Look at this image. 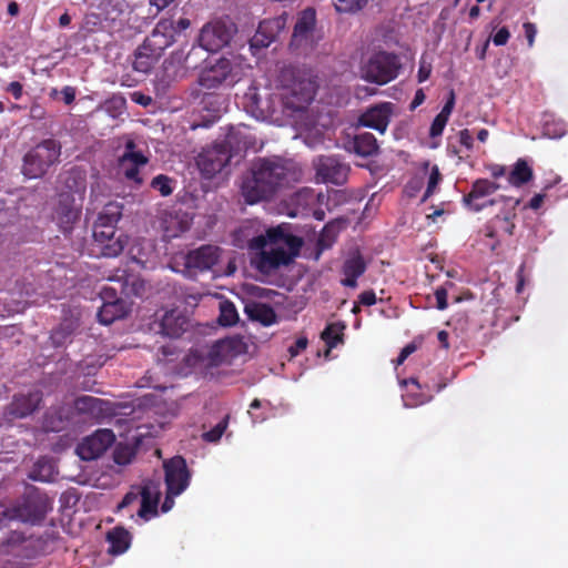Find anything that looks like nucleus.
Segmentation results:
<instances>
[{"instance_id":"obj_40","label":"nucleus","mask_w":568,"mask_h":568,"mask_svg":"<svg viewBox=\"0 0 568 568\" xmlns=\"http://www.w3.org/2000/svg\"><path fill=\"white\" fill-rule=\"evenodd\" d=\"M369 0H333L335 10L339 13H356L364 9Z\"/></svg>"},{"instance_id":"obj_26","label":"nucleus","mask_w":568,"mask_h":568,"mask_svg":"<svg viewBox=\"0 0 568 568\" xmlns=\"http://www.w3.org/2000/svg\"><path fill=\"white\" fill-rule=\"evenodd\" d=\"M189 327V318L181 311H166L159 322V332L170 338H179Z\"/></svg>"},{"instance_id":"obj_6","label":"nucleus","mask_w":568,"mask_h":568,"mask_svg":"<svg viewBox=\"0 0 568 568\" xmlns=\"http://www.w3.org/2000/svg\"><path fill=\"white\" fill-rule=\"evenodd\" d=\"M50 510V499L36 487L27 488L22 497L9 509L11 519L32 525L40 524Z\"/></svg>"},{"instance_id":"obj_38","label":"nucleus","mask_w":568,"mask_h":568,"mask_svg":"<svg viewBox=\"0 0 568 568\" xmlns=\"http://www.w3.org/2000/svg\"><path fill=\"white\" fill-rule=\"evenodd\" d=\"M345 324L335 322L328 324L322 332L321 337L326 343L328 348H334L338 343L343 342Z\"/></svg>"},{"instance_id":"obj_1","label":"nucleus","mask_w":568,"mask_h":568,"mask_svg":"<svg viewBox=\"0 0 568 568\" xmlns=\"http://www.w3.org/2000/svg\"><path fill=\"white\" fill-rule=\"evenodd\" d=\"M287 168L277 160L258 159L242 182V195L246 203L270 200L287 179Z\"/></svg>"},{"instance_id":"obj_63","label":"nucleus","mask_w":568,"mask_h":568,"mask_svg":"<svg viewBox=\"0 0 568 568\" xmlns=\"http://www.w3.org/2000/svg\"><path fill=\"white\" fill-rule=\"evenodd\" d=\"M544 199H545V194L544 193H538V194H535L529 203H528V207L531 209V210H538L542 203H544Z\"/></svg>"},{"instance_id":"obj_34","label":"nucleus","mask_w":568,"mask_h":568,"mask_svg":"<svg viewBox=\"0 0 568 568\" xmlns=\"http://www.w3.org/2000/svg\"><path fill=\"white\" fill-rule=\"evenodd\" d=\"M78 324L73 320H63L58 327H55L50 335V339L54 347H61L71 341Z\"/></svg>"},{"instance_id":"obj_7","label":"nucleus","mask_w":568,"mask_h":568,"mask_svg":"<svg viewBox=\"0 0 568 568\" xmlns=\"http://www.w3.org/2000/svg\"><path fill=\"white\" fill-rule=\"evenodd\" d=\"M317 83L311 77L294 75L291 83L283 87V106L292 113L305 111L315 98Z\"/></svg>"},{"instance_id":"obj_3","label":"nucleus","mask_w":568,"mask_h":568,"mask_svg":"<svg viewBox=\"0 0 568 568\" xmlns=\"http://www.w3.org/2000/svg\"><path fill=\"white\" fill-rule=\"evenodd\" d=\"M248 248L255 251L251 254V265L260 273L268 275L282 266H288L298 252H287L282 246H266V237L258 235L250 240Z\"/></svg>"},{"instance_id":"obj_27","label":"nucleus","mask_w":568,"mask_h":568,"mask_svg":"<svg viewBox=\"0 0 568 568\" xmlns=\"http://www.w3.org/2000/svg\"><path fill=\"white\" fill-rule=\"evenodd\" d=\"M203 60H205V58L202 57L201 48L193 44L186 53L183 49L172 52L171 55L164 61V68L168 70L169 65L178 64L184 71L194 70Z\"/></svg>"},{"instance_id":"obj_33","label":"nucleus","mask_w":568,"mask_h":568,"mask_svg":"<svg viewBox=\"0 0 568 568\" xmlns=\"http://www.w3.org/2000/svg\"><path fill=\"white\" fill-rule=\"evenodd\" d=\"M245 313L248 318L257 321L265 326L272 325L276 321L274 310L264 303H251L245 305Z\"/></svg>"},{"instance_id":"obj_45","label":"nucleus","mask_w":568,"mask_h":568,"mask_svg":"<svg viewBox=\"0 0 568 568\" xmlns=\"http://www.w3.org/2000/svg\"><path fill=\"white\" fill-rule=\"evenodd\" d=\"M440 180H442V175H440L439 169H438V166L435 165L430 171L428 182H427V189L424 193L423 201H426L429 196L433 195V193L435 192Z\"/></svg>"},{"instance_id":"obj_17","label":"nucleus","mask_w":568,"mask_h":568,"mask_svg":"<svg viewBox=\"0 0 568 568\" xmlns=\"http://www.w3.org/2000/svg\"><path fill=\"white\" fill-rule=\"evenodd\" d=\"M175 26L172 19H161L152 32L144 39L142 43L149 48L151 52L163 55L164 51L175 41Z\"/></svg>"},{"instance_id":"obj_29","label":"nucleus","mask_w":568,"mask_h":568,"mask_svg":"<svg viewBox=\"0 0 568 568\" xmlns=\"http://www.w3.org/2000/svg\"><path fill=\"white\" fill-rule=\"evenodd\" d=\"M128 312L125 302L102 303L98 312V320L100 323L109 325L119 318H123Z\"/></svg>"},{"instance_id":"obj_4","label":"nucleus","mask_w":568,"mask_h":568,"mask_svg":"<svg viewBox=\"0 0 568 568\" xmlns=\"http://www.w3.org/2000/svg\"><path fill=\"white\" fill-rule=\"evenodd\" d=\"M240 133V130L235 131L232 128L223 143L214 144L213 146L203 150L197 155V168L205 178L214 176L229 164L231 160V149L236 148L240 150L247 149L250 146L251 142L244 141L243 145L236 142V138Z\"/></svg>"},{"instance_id":"obj_50","label":"nucleus","mask_w":568,"mask_h":568,"mask_svg":"<svg viewBox=\"0 0 568 568\" xmlns=\"http://www.w3.org/2000/svg\"><path fill=\"white\" fill-rule=\"evenodd\" d=\"M510 38V32L507 27H503L495 32L493 36V42L495 45L500 47L505 45Z\"/></svg>"},{"instance_id":"obj_59","label":"nucleus","mask_w":568,"mask_h":568,"mask_svg":"<svg viewBox=\"0 0 568 568\" xmlns=\"http://www.w3.org/2000/svg\"><path fill=\"white\" fill-rule=\"evenodd\" d=\"M180 494H171L168 489H166V495H165V498H164V501L161 506V510L162 513H168L169 510L172 509V507L174 506V498L176 496H179Z\"/></svg>"},{"instance_id":"obj_10","label":"nucleus","mask_w":568,"mask_h":568,"mask_svg":"<svg viewBox=\"0 0 568 568\" xmlns=\"http://www.w3.org/2000/svg\"><path fill=\"white\" fill-rule=\"evenodd\" d=\"M235 77L233 62L227 58H220L200 72L197 83L203 89L215 90L224 84H233Z\"/></svg>"},{"instance_id":"obj_11","label":"nucleus","mask_w":568,"mask_h":568,"mask_svg":"<svg viewBox=\"0 0 568 568\" xmlns=\"http://www.w3.org/2000/svg\"><path fill=\"white\" fill-rule=\"evenodd\" d=\"M222 248L217 245L203 244L186 253L184 257L185 268L193 274L212 270L220 261Z\"/></svg>"},{"instance_id":"obj_30","label":"nucleus","mask_w":568,"mask_h":568,"mask_svg":"<svg viewBox=\"0 0 568 568\" xmlns=\"http://www.w3.org/2000/svg\"><path fill=\"white\" fill-rule=\"evenodd\" d=\"M106 540L110 544L109 552L121 555L130 547L131 535L123 527H115L106 534Z\"/></svg>"},{"instance_id":"obj_62","label":"nucleus","mask_w":568,"mask_h":568,"mask_svg":"<svg viewBox=\"0 0 568 568\" xmlns=\"http://www.w3.org/2000/svg\"><path fill=\"white\" fill-rule=\"evenodd\" d=\"M45 111L39 103H33L30 108V116L34 120H42Z\"/></svg>"},{"instance_id":"obj_9","label":"nucleus","mask_w":568,"mask_h":568,"mask_svg":"<svg viewBox=\"0 0 568 568\" xmlns=\"http://www.w3.org/2000/svg\"><path fill=\"white\" fill-rule=\"evenodd\" d=\"M234 31V24L222 20L212 21L203 26L197 45L202 50V57H204L205 52H216L227 45Z\"/></svg>"},{"instance_id":"obj_20","label":"nucleus","mask_w":568,"mask_h":568,"mask_svg":"<svg viewBox=\"0 0 568 568\" xmlns=\"http://www.w3.org/2000/svg\"><path fill=\"white\" fill-rule=\"evenodd\" d=\"M129 275L123 272L122 275L109 277V281L115 282L119 285L118 287L111 285H103L100 290V297L102 303H112V302H125L120 295H124L126 297L131 295H139V288L143 286L141 282L134 280L131 284H129Z\"/></svg>"},{"instance_id":"obj_35","label":"nucleus","mask_w":568,"mask_h":568,"mask_svg":"<svg viewBox=\"0 0 568 568\" xmlns=\"http://www.w3.org/2000/svg\"><path fill=\"white\" fill-rule=\"evenodd\" d=\"M264 237H266V246L268 244L270 246H274L280 242H284L290 245L293 252H298L300 246L302 245L300 237L285 234L280 226L268 229Z\"/></svg>"},{"instance_id":"obj_36","label":"nucleus","mask_w":568,"mask_h":568,"mask_svg":"<svg viewBox=\"0 0 568 568\" xmlns=\"http://www.w3.org/2000/svg\"><path fill=\"white\" fill-rule=\"evenodd\" d=\"M122 216V206L118 203L110 202L104 205L99 213L95 225L115 227Z\"/></svg>"},{"instance_id":"obj_31","label":"nucleus","mask_w":568,"mask_h":568,"mask_svg":"<svg viewBox=\"0 0 568 568\" xmlns=\"http://www.w3.org/2000/svg\"><path fill=\"white\" fill-rule=\"evenodd\" d=\"M160 58L158 53L151 52V50L142 43L134 52L133 69L141 73H149Z\"/></svg>"},{"instance_id":"obj_53","label":"nucleus","mask_w":568,"mask_h":568,"mask_svg":"<svg viewBox=\"0 0 568 568\" xmlns=\"http://www.w3.org/2000/svg\"><path fill=\"white\" fill-rule=\"evenodd\" d=\"M376 301V294L373 290L364 291L358 295V303L364 306H372Z\"/></svg>"},{"instance_id":"obj_18","label":"nucleus","mask_w":568,"mask_h":568,"mask_svg":"<svg viewBox=\"0 0 568 568\" xmlns=\"http://www.w3.org/2000/svg\"><path fill=\"white\" fill-rule=\"evenodd\" d=\"M499 189V185L487 179H477L473 182L470 192L463 197V203L466 207L474 212H479L487 205H494L495 199L485 200L494 194Z\"/></svg>"},{"instance_id":"obj_58","label":"nucleus","mask_w":568,"mask_h":568,"mask_svg":"<svg viewBox=\"0 0 568 568\" xmlns=\"http://www.w3.org/2000/svg\"><path fill=\"white\" fill-rule=\"evenodd\" d=\"M6 90L11 93L16 100L21 99L23 94V87L18 81L10 82Z\"/></svg>"},{"instance_id":"obj_13","label":"nucleus","mask_w":568,"mask_h":568,"mask_svg":"<svg viewBox=\"0 0 568 568\" xmlns=\"http://www.w3.org/2000/svg\"><path fill=\"white\" fill-rule=\"evenodd\" d=\"M148 163L149 159L141 151L136 150L135 142L128 140L124 152L119 158V166L124 178L136 186H141L144 181L140 175V168L145 166Z\"/></svg>"},{"instance_id":"obj_14","label":"nucleus","mask_w":568,"mask_h":568,"mask_svg":"<svg viewBox=\"0 0 568 568\" xmlns=\"http://www.w3.org/2000/svg\"><path fill=\"white\" fill-rule=\"evenodd\" d=\"M114 442L115 435L111 429H98L79 444L77 452L81 459L93 460L103 455Z\"/></svg>"},{"instance_id":"obj_64","label":"nucleus","mask_w":568,"mask_h":568,"mask_svg":"<svg viewBox=\"0 0 568 568\" xmlns=\"http://www.w3.org/2000/svg\"><path fill=\"white\" fill-rule=\"evenodd\" d=\"M425 93L422 89H418L415 93V97L410 103V109L414 110L418 105H420L425 101Z\"/></svg>"},{"instance_id":"obj_12","label":"nucleus","mask_w":568,"mask_h":568,"mask_svg":"<svg viewBox=\"0 0 568 568\" xmlns=\"http://www.w3.org/2000/svg\"><path fill=\"white\" fill-rule=\"evenodd\" d=\"M165 486L171 494H182L190 485L191 473L182 456H174L163 463Z\"/></svg>"},{"instance_id":"obj_37","label":"nucleus","mask_w":568,"mask_h":568,"mask_svg":"<svg viewBox=\"0 0 568 568\" xmlns=\"http://www.w3.org/2000/svg\"><path fill=\"white\" fill-rule=\"evenodd\" d=\"M532 169L524 159H518L509 173L508 182L514 186H521L532 179Z\"/></svg>"},{"instance_id":"obj_39","label":"nucleus","mask_w":568,"mask_h":568,"mask_svg":"<svg viewBox=\"0 0 568 568\" xmlns=\"http://www.w3.org/2000/svg\"><path fill=\"white\" fill-rule=\"evenodd\" d=\"M239 321V314L235 305L230 301H224L220 304L219 323L222 326H233Z\"/></svg>"},{"instance_id":"obj_5","label":"nucleus","mask_w":568,"mask_h":568,"mask_svg":"<svg viewBox=\"0 0 568 568\" xmlns=\"http://www.w3.org/2000/svg\"><path fill=\"white\" fill-rule=\"evenodd\" d=\"M400 69L402 63L397 54L381 50L363 60L359 71L366 82L384 85L395 80Z\"/></svg>"},{"instance_id":"obj_43","label":"nucleus","mask_w":568,"mask_h":568,"mask_svg":"<svg viewBox=\"0 0 568 568\" xmlns=\"http://www.w3.org/2000/svg\"><path fill=\"white\" fill-rule=\"evenodd\" d=\"M101 399L89 395L80 396L75 399V408L81 413H93L100 408Z\"/></svg>"},{"instance_id":"obj_23","label":"nucleus","mask_w":568,"mask_h":568,"mask_svg":"<svg viewBox=\"0 0 568 568\" xmlns=\"http://www.w3.org/2000/svg\"><path fill=\"white\" fill-rule=\"evenodd\" d=\"M367 263L358 248L351 251L343 261L341 284L345 287H357V280L366 272Z\"/></svg>"},{"instance_id":"obj_61","label":"nucleus","mask_w":568,"mask_h":568,"mask_svg":"<svg viewBox=\"0 0 568 568\" xmlns=\"http://www.w3.org/2000/svg\"><path fill=\"white\" fill-rule=\"evenodd\" d=\"M415 349H416L415 345H413V344H408V345H406V346L400 351V353H399V355H398V357H397V361H396L397 365L403 364V363L406 361V358H407V357H408L413 352H415Z\"/></svg>"},{"instance_id":"obj_52","label":"nucleus","mask_w":568,"mask_h":568,"mask_svg":"<svg viewBox=\"0 0 568 568\" xmlns=\"http://www.w3.org/2000/svg\"><path fill=\"white\" fill-rule=\"evenodd\" d=\"M523 28H524V31H525V37H526L527 42H528V47L532 48V45L535 43L536 34H537L536 24L532 23V22L527 21V22H525L523 24Z\"/></svg>"},{"instance_id":"obj_44","label":"nucleus","mask_w":568,"mask_h":568,"mask_svg":"<svg viewBox=\"0 0 568 568\" xmlns=\"http://www.w3.org/2000/svg\"><path fill=\"white\" fill-rule=\"evenodd\" d=\"M227 417L220 420L212 429L203 434V439L209 443H216L227 427Z\"/></svg>"},{"instance_id":"obj_2","label":"nucleus","mask_w":568,"mask_h":568,"mask_svg":"<svg viewBox=\"0 0 568 568\" xmlns=\"http://www.w3.org/2000/svg\"><path fill=\"white\" fill-rule=\"evenodd\" d=\"M62 144L54 138L43 139L29 149L22 159L21 173L27 179H41L60 163Z\"/></svg>"},{"instance_id":"obj_8","label":"nucleus","mask_w":568,"mask_h":568,"mask_svg":"<svg viewBox=\"0 0 568 568\" xmlns=\"http://www.w3.org/2000/svg\"><path fill=\"white\" fill-rule=\"evenodd\" d=\"M317 182L343 185L351 171L349 164L338 155H320L313 161Z\"/></svg>"},{"instance_id":"obj_22","label":"nucleus","mask_w":568,"mask_h":568,"mask_svg":"<svg viewBox=\"0 0 568 568\" xmlns=\"http://www.w3.org/2000/svg\"><path fill=\"white\" fill-rule=\"evenodd\" d=\"M115 227L93 226V239L100 250V254L105 257H115L124 250V241L121 236L115 237Z\"/></svg>"},{"instance_id":"obj_28","label":"nucleus","mask_w":568,"mask_h":568,"mask_svg":"<svg viewBox=\"0 0 568 568\" xmlns=\"http://www.w3.org/2000/svg\"><path fill=\"white\" fill-rule=\"evenodd\" d=\"M353 151L362 156L369 158L377 155L379 152V145L374 134L369 132L357 133L352 142Z\"/></svg>"},{"instance_id":"obj_25","label":"nucleus","mask_w":568,"mask_h":568,"mask_svg":"<svg viewBox=\"0 0 568 568\" xmlns=\"http://www.w3.org/2000/svg\"><path fill=\"white\" fill-rule=\"evenodd\" d=\"M42 402L40 390L29 392L28 394H17L7 407V414L13 418H24L33 414Z\"/></svg>"},{"instance_id":"obj_47","label":"nucleus","mask_w":568,"mask_h":568,"mask_svg":"<svg viewBox=\"0 0 568 568\" xmlns=\"http://www.w3.org/2000/svg\"><path fill=\"white\" fill-rule=\"evenodd\" d=\"M201 104L204 110H207L213 113H219L221 111L220 97L212 93H205L201 100Z\"/></svg>"},{"instance_id":"obj_49","label":"nucleus","mask_w":568,"mask_h":568,"mask_svg":"<svg viewBox=\"0 0 568 568\" xmlns=\"http://www.w3.org/2000/svg\"><path fill=\"white\" fill-rule=\"evenodd\" d=\"M458 141L462 148L465 151L470 153L474 149V138L468 129H463L458 132Z\"/></svg>"},{"instance_id":"obj_42","label":"nucleus","mask_w":568,"mask_h":568,"mask_svg":"<svg viewBox=\"0 0 568 568\" xmlns=\"http://www.w3.org/2000/svg\"><path fill=\"white\" fill-rule=\"evenodd\" d=\"M172 182L173 180L170 176L159 174L152 179L151 187L158 191L162 196H169L173 193Z\"/></svg>"},{"instance_id":"obj_46","label":"nucleus","mask_w":568,"mask_h":568,"mask_svg":"<svg viewBox=\"0 0 568 568\" xmlns=\"http://www.w3.org/2000/svg\"><path fill=\"white\" fill-rule=\"evenodd\" d=\"M448 120L449 119L444 116V114L438 113L430 124L429 136L432 139L440 136L443 134V131H444Z\"/></svg>"},{"instance_id":"obj_51","label":"nucleus","mask_w":568,"mask_h":568,"mask_svg":"<svg viewBox=\"0 0 568 568\" xmlns=\"http://www.w3.org/2000/svg\"><path fill=\"white\" fill-rule=\"evenodd\" d=\"M447 290L443 286L437 287L435 291V297H436V307L440 311H444L448 307L447 302Z\"/></svg>"},{"instance_id":"obj_16","label":"nucleus","mask_w":568,"mask_h":568,"mask_svg":"<svg viewBox=\"0 0 568 568\" xmlns=\"http://www.w3.org/2000/svg\"><path fill=\"white\" fill-rule=\"evenodd\" d=\"M287 19L288 14L283 12L277 17L262 20L255 34L250 41L251 48H267L273 41H275L278 34L284 31Z\"/></svg>"},{"instance_id":"obj_19","label":"nucleus","mask_w":568,"mask_h":568,"mask_svg":"<svg viewBox=\"0 0 568 568\" xmlns=\"http://www.w3.org/2000/svg\"><path fill=\"white\" fill-rule=\"evenodd\" d=\"M316 26V11L313 8H306L300 12L292 33L290 47L300 49L311 47L313 33Z\"/></svg>"},{"instance_id":"obj_48","label":"nucleus","mask_w":568,"mask_h":568,"mask_svg":"<svg viewBox=\"0 0 568 568\" xmlns=\"http://www.w3.org/2000/svg\"><path fill=\"white\" fill-rule=\"evenodd\" d=\"M140 498V486H133L130 491H128L121 503L118 505V509L121 510L126 508L128 506L134 504Z\"/></svg>"},{"instance_id":"obj_55","label":"nucleus","mask_w":568,"mask_h":568,"mask_svg":"<svg viewBox=\"0 0 568 568\" xmlns=\"http://www.w3.org/2000/svg\"><path fill=\"white\" fill-rule=\"evenodd\" d=\"M455 100H456L455 92H454V90H450L448 93V98L439 113L444 114V116L449 119V116L454 110V106H455Z\"/></svg>"},{"instance_id":"obj_32","label":"nucleus","mask_w":568,"mask_h":568,"mask_svg":"<svg viewBox=\"0 0 568 568\" xmlns=\"http://www.w3.org/2000/svg\"><path fill=\"white\" fill-rule=\"evenodd\" d=\"M513 216L509 215H496L494 219L489 221L486 226V236L488 237H499L501 235H513L515 223L513 222Z\"/></svg>"},{"instance_id":"obj_60","label":"nucleus","mask_w":568,"mask_h":568,"mask_svg":"<svg viewBox=\"0 0 568 568\" xmlns=\"http://www.w3.org/2000/svg\"><path fill=\"white\" fill-rule=\"evenodd\" d=\"M430 73H432V67L429 64L422 63L419 65L418 72H417L418 82L419 83L425 82L430 77Z\"/></svg>"},{"instance_id":"obj_24","label":"nucleus","mask_w":568,"mask_h":568,"mask_svg":"<svg viewBox=\"0 0 568 568\" xmlns=\"http://www.w3.org/2000/svg\"><path fill=\"white\" fill-rule=\"evenodd\" d=\"M160 497V483L143 480L140 485L141 506L138 516L143 520H150L152 517L156 516Z\"/></svg>"},{"instance_id":"obj_57","label":"nucleus","mask_w":568,"mask_h":568,"mask_svg":"<svg viewBox=\"0 0 568 568\" xmlns=\"http://www.w3.org/2000/svg\"><path fill=\"white\" fill-rule=\"evenodd\" d=\"M62 99L67 105H70L75 100L77 90L73 87L65 85L61 90Z\"/></svg>"},{"instance_id":"obj_56","label":"nucleus","mask_w":568,"mask_h":568,"mask_svg":"<svg viewBox=\"0 0 568 568\" xmlns=\"http://www.w3.org/2000/svg\"><path fill=\"white\" fill-rule=\"evenodd\" d=\"M42 469H43V466L41 465L40 462H38L30 473V478L33 480H37V481H45L48 479V477L50 476V473L42 474Z\"/></svg>"},{"instance_id":"obj_54","label":"nucleus","mask_w":568,"mask_h":568,"mask_svg":"<svg viewBox=\"0 0 568 568\" xmlns=\"http://www.w3.org/2000/svg\"><path fill=\"white\" fill-rule=\"evenodd\" d=\"M308 341L305 336L298 337L293 345L290 346L288 352L292 357L297 356L307 347Z\"/></svg>"},{"instance_id":"obj_21","label":"nucleus","mask_w":568,"mask_h":568,"mask_svg":"<svg viewBox=\"0 0 568 568\" xmlns=\"http://www.w3.org/2000/svg\"><path fill=\"white\" fill-rule=\"evenodd\" d=\"M393 111L394 104L392 102L375 104L359 115L358 123L383 134L388 128Z\"/></svg>"},{"instance_id":"obj_15","label":"nucleus","mask_w":568,"mask_h":568,"mask_svg":"<svg viewBox=\"0 0 568 568\" xmlns=\"http://www.w3.org/2000/svg\"><path fill=\"white\" fill-rule=\"evenodd\" d=\"M82 205L78 204L73 194L60 193L54 209L53 219L63 233H70L73 225L79 221Z\"/></svg>"},{"instance_id":"obj_41","label":"nucleus","mask_w":568,"mask_h":568,"mask_svg":"<svg viewBox=\"0 0 568 568\" xmlns=\"http://www.w3.org/2000/svg\"><path fill=\"white\" fill-rule=\"evenodd\" d=\"M135 457V449L128 444H118L113 450V460L118 465H128Z\"/></svg>"}]
</instances>
